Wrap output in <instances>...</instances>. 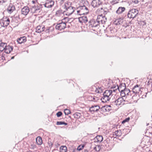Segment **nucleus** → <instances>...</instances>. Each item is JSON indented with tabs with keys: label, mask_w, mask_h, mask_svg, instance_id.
Segmentation results:
<instances>
[{
	"label": "nucleus",
	"mask_w": 152,
	"mask_h": 152,
	"mask_svg": "<svg viewBox=\"0 0 152 152\" xmlns=\"http://www.w3.org/2000/svg\"><path fill=\"white\" fill-rule=\"evenodd\" d=\"M143 89H144L143 88L141 87L140 85L138 84H136L133 87L132 91H131L132 95V99L135 100V98L136 97L137 99H138L140 97V96H142V93Z\"/></svg>",
	"instance_id": "obj_1"
},
{
	"label": "nucleus",
	"mask_w": 152,
	"mask_h": 152,
	"mask_svg": "<svg viewBox=\"0 0 152 152\" xmlns=\"http://www.w3.org/2000/svg\"><path fill=\"white\" fill-rule=\"evenodd\" d=\"M138 14V11L135 9H133L129 11L127 13V17L130 19H133Z\"/></svg>",
	"instance_id": "obj_2"
},
{
	"label": "nucleus",
	"mask_w": 152,
	"mask_h": 152,
	"mask_svg": "<svg viewBox=\"0 0 152 152\" xmlns=\"http://www.w3.org/2000/svg\"><path fill=\"white\" fill-rule=\"evenodd\" d=\"M122 90L124 91V93H125V94H126V96L125 99H126L127 100H130L132 99V95L131 91H130L128 88H126V87H125Z\"/></svg>",
	"instance_id": "obj_3"
},
{
	"label": "nucleus",
	"mask_w": 152,
	"mask_h": 152,
	"mask_svg": "<svg viewBox=\"0 0 152 152\" xmlns=\"http://www.w3.org/2000/svg\"><path fill=\"white\" fill-rule=\"evenodd\" d=\"M107 18L104 16H103L102 15H98L96 19L97 23L99 24L100 23L101 24H103L106 21Z\"/></svg>",
	"instance_id": "obj_4"
},
{
	"label": "nucleus",
	"mask_w": 152,
	"mask_h": 152,
	"mask_svg": "<svg viewBox=\"0 0 152 152\" xmlns=\"http://www.w3.org/2000/svg\"><path fill=\"white\" fill-rule=\"evenodd\" d=\"M100 107L98 105H92L89 108V111L92 113L97 112L99 111Z\"/></svg>",
	"instance_id": "obj_5"
},
{
	"label": "nucleus",
	"mask_w": 152,
	"mask_h": 152,
	"mask_svg": "<svg viewBox=\"0 0 152 152\" xmlns=\"http://www.w3.org/2000/svg\"><path fill=\"white\" fill-rule=\"evenodd\" d=\"M66 27V24L65 22H61L57 24L55 28L56 29L59 30L60 31L65 28Z\"/></svg>",
	"instance_id": "obj_6"
},
{
	"label": "nucleus",
	"mask_w": 152,
	"mask_h": 152,
	"mask_svg": "<svg viewBox=\"0 0 152 152\" xmlns=\"http://www.w3.org/2000/svg\"><path fill=\"white\" fill-rule=\"evenodd\" d=\"M64 8L66 9V11H68L69 9L73 10V11H72L71 13H66L65 14V15H67L68 16H69L70 15H71L74 12L75 10V8L74 7L72 6H69L67 7L66 4H65L64 7Z\"/></svg>",
	"instance_id": "obj_7"
},
{
	"label": "nucleus",
	"mask_w": 152,
	"mask_h": 152,
	"mask_svg": "<svg viewBox=\"0 0 152 152\" xmlns=\"http://www.w3.org/2000/svg\"><path fill=\"white\" fill-rule=\"evenodd\" d=\"M102 2L100 0H93L91 3V5L94 7H98L102 4Z\"/></svg>",
	"instance_id": "obj_8"
},
{
	"label": "nucleus",
	"mask_w": 152,
	"mask_h": 152,
	"mask_svg": "<svg viewBox=\"0 0 152 152\" xmlns=\"http://www.w3.org/2000/svg\"><path fill=\"white\" fill-rule=\"evenodd\" d=\"M123 22V18H118L115 19L113 22V24L116 26L122 25Z\"/></svg>",
	"instance_id": "obj_9"
},
{
	"label": "nucleus",
	"mask_w": 152,
	"mask_h": 152,
	"mask_svg": "<svg viewBox=\"0 0 152 152\" xmlns=\"http://www.w3.org/2000/svg\"><path fill=\"white\" fill-rule=\"evenodd\" d=\"M126 99L124 98V97H119L115 101V104L116 105H120L123 102L125 101Z\"/></svg>",
	"instance_id": "obj_10"
},
{
	"label": "nucleus",
	"mask_w": 152,
	"mask_h": 152,
	"mask_svg": "<svg viewBox=\"0 0 152 152\" xmlns=\"http://www.w3.org/2000/svg\"><path fill=\"white\" fill-rule=\"evenodd\" d=\"M78 19L79 22L80 23H86L88 21L87 16L84 15L78 18Z\"/></svg>",
	"instance_id": "obj_11"
},
{
	"label": "nucleus",
	"mask_w": 152,
	"mask_h": 152,
	"mask_svg": "<svg viewBox=\"0 0 152 152\" xmlns=\"http://www.w3.org/2000/svg\"><path fill=\"white\" fill-rule=\"evenodd\" d=\"M30 11L29 7L27 6L24 7L21 9V13L24 15H27Z\"/></svg>",
	"instance_id": "obj_12"
},
{
	"label": "nucleus",
	"mask_w": 152,
	"mask_h": 152,
	"mask_svg": "<svg viewBox=\"0 0 152 152\" xmlns=\"http://www.w3.org/2000/svg\"><path fill=\"white\" fill-rule=\"evenodd\" d=\"M103 140V137L102 135H98L96 136L93 140L95 142H100Z\"/></svg>",
	"instance_id": "obj_13"
},
{
	"label": "nucleus",
	"mask_w": 152,
	"mask_h": 152,
	"mask_svg": "<svg viewBox=\"0 0 152 152\" xmlns=\"http://www.w3.org/2000/svg\"><path fill=\"white\" fill-rule=\"evenodd\" d=\"M109 107V106H107V105H105L103 106L101 108H100L99 111L101 113H105L107 112H109L111 110V109H107V107Z\"/></svg>",
	"instance_id": "obj_14"
},
{
	"label": "nucleus",
	"mask_w": 152,
	"mask_h": 152,
	"mask_svg": "<svg viewBox=\"0 0 152 152\" xmlns=\"http://www.w3.org/2000/svg\"><path fill=\"white\" fill-rule=\"evenodd\" d=\"M26 37L25 36H23L18 38L17 41L18 44H21L26 42Z\"/></svg>",
	"instance_id": "obj_15"
},
{
	"label": "nucleus",
	"mask_w": 152,
	"mask_h": 152,
	"mask_svg": "<svg viewBox=\"0 0 152 152\" xmlns=\"http://www.w3.org/2000/svg\"><path fill=\"white\" fill-rule=\"evenodd\" d=\"M83 7H84V9L88 11L87 12H86L85 13H83L82 14H79L78 15H87L89 13V11L87 7L85 5H80L79 7H78L77 8V9H79L80 10H83Z\"/></svg>",
	"instance_id": "obj_16"
},
{
	"label": "nucleus",
	"mask_w": 152,
	"mask_h": 152,
	"mask_svg": "<svg viewBox=\"0 0 152 152\" xmlns=\"http://www.w3.org/2000/svg\"><path fill=\"white\" fill-rule=\"evenodd\" d=\"M117 88L116 89L113 90V92H115L118 89L119 91H121V89H123L124 88L126 87V84L125 83H121L119 86H118V85H117Z\"/></svg>",
	"instance_id": "obj_17"
},
{
	"label": "nucleus",
	"mask_w": 152,
	"mask_h": 152,
	"mask_svg": "<svg viewBox=\"0 0 152 152\" xmlns=\"http://www.w3.org/2000/svg\"><path fill=\"white\" fill-rule=\"evenodd\" d=\"M45 28V26H38L37 27L36 32L38 33H40L44 31Z\"/></svg>",
	"instance_id": "obj_18"
},
{
	"label": "nucleus",
	"mask_w": 152,
	"mask_h": 152,
	"mask_svg": "<svg viewBox=\"0 0 152 152\" xmlns=\"http://www.w3.org/2000/svg\"><path fill=\"white\" fill-rule=\"evenodd\" d=\"M15 10V6L12 4H10L7 8V10L10 13H12Z\"/></svg>",
	"instance_id": "obj_19"
},
{
	"label": "nucleus",
	"mask_w": 152,
	"mask_h": 152,
	"mask_svg": "<svg viewBox=\"0 0 152 152\" xmlns=\"http://www.w3.org/2000/svg\"><path fill=\"white\" fill-rule=\"evenodd\" d=\"M125 10V7H119L116 10V13L118 14H121L123 12H124Z\"/></svg>",
	"instance_id": "obj_20"
},
{
	"label": "nucleus",
	"mask_w": 152,
	"mask_h": 152,
	"mask_svg": "<svg viewBox=\"0 0 152 152\" xmlns=\"http://www.w3.org/2000/svg\"><path fill=\"white\" fill-rule=\"evenodd\" d=\"M36 142L38 145H41L42 143V138L40 136L37 137L36 139Z\"/></svg>",
	"instance_id": "obj_21"
},
{
	"label": "nucleus",
	"mask_w": 152,
	"mask_h": 152,
	"mask_svg": "<svg viewBox=\"0 0 152 152\" xmlns=\"http://www.w3.org/2000/svg\"><path fill=\"white\" fill-rule=\"evenodd\" d=\"M112 93L113 91L112 90H107L105 91L104 93L106 95H107L109 97L112 94Z\"/></svg>",
	"instance_id": "obj_22"
},
{
	"label": "nucleus",
	"mask_w": 152,
	"mask_h": 152,
	"mask_svg": "<svg viewBox=\"0 0 152 152\" xmlns=\"http://www.w3.org/2000/svg\"><path fill=\"white\" fill-rule=\"evenodd\" d=\"M66 12V11H64V12H63V11L61 10H57L56 13V15H57L58 16H60L61 14H64V12Z\"/></svg>",
	"instance_id": "obj_23"
},
{
	"label": "nucleus",
	"mask_w": 152,
	"mask_h": 152,
	"mask_svg": "<svg viewBox=\"0 0 152 152\" xmlns=\"http://www.w3.org/2000/svg\"><path fill=\"white\" fill-rule=\"evenodd\" d=\"M67 150V148L65 146H61L60 148L61 152H66Z\"/></svg>",
	"instance_id": "obj_24"
},
{
	"label": "nucleus",
	"mask_w": 152,
	"mask_h": 152,
	"mask_svg": "<svg viewBox=\"0 0 152 152\" xmlns=\"http://www.w3.org/2000/svg\"><path fill=\"white\" fill-rule=\"evenodd\" d=\"M104 97L105 98L104 99H100V100H101L102 102L104 103L108 101H109L110 99V98L108 96L106 97Z\"/></svg>",
	"instance_id": "obj_25"
},
{
	"label": "nucleus",
	"mask_w": 152,
	"mask_h": 152,
	"mask_svg": "<svg viewBox=\"0 0 152 152\" xmlns=\"http://www.w3.org/2000/svg\"><path fill=\"white\" fill-rule=\"evenodd\" d=\"M56 124L57 125H64L66 126L68 125V123L64 121H58L56 122Z\"/></svg>",
	"instance_id": "obj_26"
},
{
	"label": "nucleus",
	"mask_w": 152,
	"mask_h": 152,
	"mask_svg": "<svg viewBox=\"0 0 152 152\" xmlns=\"http://www.w3.org/2000/svg\"><path fill=\"white\" fill-rule=\"evenodd\" d=\"M75 118H80L81 115V114L79 113H76L73 114Z\"/></svg>",
	"instance_id": "obj_27"
},
{
	"label": "nucleus",
	"mask_w": 152,
	"mask_h": 152,
	"mask_svg": "<svg viewBox=\"0 0 152 152\" xmlns=\"http://www.w3.org/2000/svg\"><path fill=\"white\" fill-rule=\"evenodd\" d=\"M120 92V95L121 96L120 97H124V98H125L126 97V94H125V93H124V91L122 89H121V91H119Z\"/></svg>",
	"instance_id": "obj_28"
},
{
	"label": "nucleus",
	"mask_w": 152,
	"mask_h": 152,
	"mask_svg": "<svg viewBox=\"0 0 152 152\" xmlns=\"http://www.w3.org/2000/svg\"><path fill=\"white\" fill-rule=\"evenodd\" d=\"M94 19H92L91 20H89L88 22V23L87 24V26L88 25V26L89 27V28H92V27H91V25H93V23H94Z\"/></svg>",
	"instance_id": "obj_29"
},
{
	"label": "nucleus",
	"mask_w": 152,
	"mask_h": 152,
	"mask_svg": "<svg viewBox=\"0 0 152 152\" xmlns=\"http://www.w3.org/2000/svg\"><path fill=\"white\" fill-rule=\"evenodd\" d=\"M146 84L148 86V87L151 88L152 87V79H149Z\"/></svg>",
	"instance_id": "obj_30"
},
{
	"label": "nucleus",
	"mask_w": 152,
	"mask_h": 152,
	"mask_svg": "<svg viewBox=\"0 0 152 152\" xmlns=\"http://www.w3.org/2000/svg\"><path fill=\"white\" fill-rule=\"evenodd\" d=\"M85 145L84 144H81L79 145L77 147V150L78 151H80L82 150L84 147Z\"/></svg>",
	"instance_id": "obj_31"
},
{
	"label": "nucleus",
	"mask_w": 152,
	"mask_h": 152,
	"mask_svg": "<svg viewBox=\"0 0 152 152\" xmlns=\"http://www.w3.org/2000/svg\"><path fill=\"white\" fill-rule=\"evenodd\" d=\"M6 47L7 48V50H8L10 52L13 50V47L12 46L9 45L8 46L7 45Z\"/></svg>",
	"instance_id": "obj_32"
},
{
	"label": "nucleus",
	"mask_w": 152,
	"mask_h": 152,
	"mask_svg": "<svg viewBox=\"0 0 152 152\" xmlns=\"http://www.w3.org/2000/svg\"><path fill=\"white\" fill-rule=\"evenodd\" d=\"M98 89L97 88H96V90H95V92L97 93H101L102 91V89L101 87H98Z\"/></svg>",
	"instance_id": "obj_33"
},
{
	"label": "nucleus",
	"mask_w": 152,
	"mask_h": 152,
	"mask_svg": "<svg viewBox=\"0 0 152 152\" xmlns=\"http://www.w3.org/2000/svg\"><path fill=\"white\" fill-rule=\"evenodd\" d=\"M82 4H81V5H89V3L87 1H83L82 2Z\"/></svg>",
	"instance_id": "obj_34"
},
{
	"label": "nucleus",
	"mask_w": 152,
	"mask_h": 152,
	"mask_svg": "<svg viewBox=\"0 0 152 152\" xmlns=\"http://www.w3.org/2000/svg\"><path fill=\"white\" fill-rule=\"evenodd\" d=\"M94 23H93V25H91V27H97L99 25V23H97L95 22V20L94 19Z\"/></svg>",
	"instance_id": "obj_35"
},
{
	"label": "nucleus",
	"mask_w": 152,
	"mask_h": 152,
	"mask_svg": "<svg viewBox=\"0 0 152 152\" xmlns=\"http://www.w3.org/2000/svg\"><path fill=\"white\" fill-rule=\"evenodd\" d=\"M48 143L50 148H51L52 147L53 143L51 142V140L50 139H49Z\"/></svg>",
	"instance_id": "obj_36"
},
{
	"label": "nucleus",
	"mask_w": 152,
	"mask_h": 152,
	"mask_svg": "<svg viewBox=\"0 0 152 152\" xmlns=\"http://www.w3.org/2000/svg\"><path fill=\"white\" fill-rule=\"evenodd\" d=\"M101 149V147L100 145H97L94 147V150H95L97 152L99 151Z\"/></svg>",
	"instance_id": "obj_37"
},
{
	"label": "nucleus",
	"mask_w": 152,
	"mask_h": 152,
	"mask_svg": "<svg viewBox=\"0 0 152 152\" xmlns=\"http://www.w3.org/2000/svg\"><path fill=\"white\" fill-rule=\"evenodd\" d=\"M130 119L129 117L126 118L122 121V124H124L126 122H128Z\"/></svg>",
	"instance_id": "obj_38"
},
{
	"label": "nucleus",
	"mask_w": 152,
	"mask_h": 152,
	"mask_svg": "<svg viewBox=\"0 0 152 152\" xmlns=\"http://www.w3.org/2000/svg\"><path fill=\"white\" fill-rule=\"evenodd\" d=\"M64 113L65 115H68L71 112L69 110L66 109L64 110Z\"/></svg>",
	"instance_id": "obj_39"
},
{
	"label": "nucleus",
	"mask_w": 152,
	"mask_h": 152,
	"mask_svg": "<svg viewBox=\"0 0 152 152\" xmlns=\"http://www.w3.org/2000/svg\"><path fill=\"white\" fill-rule=\"evenodd\" d=\"M99 99L98 97L94 96L92 101L94 102H97L98 100H99Z\"/></svg>",
	"instance_id": "obj_40"
},
{
	"label": "nucleus",
	"mask_w": 152,
	"mask_h": 152,
	"mask_svg": "<svg viewBox=\"0 0 152 152\" xmlns=\"http://www.w3.org/2000/svg\"><path fill=\"white\" fill-rule=\"evenodd\" d=\"M36 9V5H34V6H32V8H31V10L32 11V12L34 13H37V12L35 11V9Z\"/></svg>",
	"instance_id": "obj_41"
},
{
	"label": "nucleus",
	"mask_w": 152,
	"mask_h": 152,
	"mask_svg": "<svg viewBox=\"0 0 152 152\" xmlns=\"http://www.w3.org/2000/svg\"><path fill=\"white\" fill-rule=\"evenodd\" d=\"M4 21L5 22L9 23H10V19L9 18H8L7 17L6 18H3Z\"/></svg>",
	"instance_id": "obj_42"
},
{
	"label": "nucleus",
	"mask_w": 152,
	"mask_h": 152,
	"mask_svg": "<svg viewBox=\"0 0 152 152\" xmlns=\"http://www.w3.org/2000/svg\"><path fill=\"white\" fill-rule=\"evenodd\" d=\"M62 114L63 113L62 112L60 111L56 113V115L58 117H59L61 116Z\"/></svg>",
	"instance_id": "obj_43"
},
{
	"label": "nucleus",
	"mask_w": 152,
	"mask_h": 152,
	"mask_svg": "<svg viewBox=\"0 0 152 152\" xmlns=\"http://www.w3.org/2000/svg\"><path fill=\"white\" fill-rule=\"evenodd\" d=\"M7 44L5 43L1 42L0 43V46L4 48L5 46H6Z\"/></svg>",
	"instance_id": "obj_44"
},
{
	"label": "nucleus",
	"mask_w": 152,
	"mask_h": 152,
	"mask_svg": "<svg viewBox=\"0 0 152 152\" xmlns=\"http://www.w3.org/2000/svg\"><path fill=\"white\" fill-rule=\"evenodd\" d=\"M7 48L6 47V46L4 47V52L7 54L10 53L11 52L9 51L8 50H7Z\"/></svg>",
	"instance_id": "obj_45"
},
{
	"label": "nucleus",
	"mask_w": 152,
	"mask_h": 152,
	"mask_svg": "<svg viewBox=\"0 0 152 152\" xmlns=\"http://www.w3.org/2000/svg\"><path fill=\"white\" fill-rule=\"evenodd\" d=\"M93 97V96H88L87 99H88V100L89 101H92Z\"/></svg>",
	"instance_id": "obj_46"
},
{
	"label": "nucleus",
	"mask_w": 152,
	"mask_h": 152,
	"mask_svg": "<svg viewBox=\"0 0 152 152\" xmlns=\"http://www.w3.org/2000/svg\"><path fill=\"white\" fill-rule=\"evenodd\" d=\"M40 9V7L38 6L37 5H36V9L35 10V11L37 12V13L39 12L40 11L39 10Z\"/></svg>",
	"instance_id": "obj_47"
},
{
	"label": "nucleus",
	"mask_w": 152,
	"mask_h": 152,
	"mask_svg": "<svg viewBox=\"0 0 152 152\" xmlns=\"http://www.w3.org/2000/svg\"><path fill=\"white\" fill-rule=\"evenodd\" d=\"M72 18H69L68 17H64L62 20H66V19H67V21L66 22H65L66 23H67L70 20L72 19Z\"/></svg>",
	"instance_id": "obj_48"
},
{
	"label": "nucleus",
	"mask_w": 152,
	"mask_h": 152,
	"mask_svg": "<svg viewBox=\"0 0 152 152\" xmlns=\"http://www.w3.org/2000/svg\"><path fill=\"white\" fill-rule=\"evenodd\" d=\"M54 4V2H53V4H50V5L48 4V5H46V6H47L46 7L48 8H51L53 6V5Z\"/></svg>",
	"instance_id": "obj_49"
},
{
	"label": "nucleus",
	"mask_w": 152,
	"mask_h": 152,
	"mask_svg": "<svg viewBox=\"0 0 152 152\" xmlns=\"http://www.w3.org/2000/svg\"><path fill=\"white\" fill-rule=\"evenodd\" d=\"M54 2V1L52 0H47V3H48V4L50 3H52V4H53V2Z\"/></svg>",
	"instance_id": "obj_50"
},
{
	"label": "nucleus",
	"mask_w": 152,
	"mask_h": 152,
	"mask_svg": "<svg viewBox=\"0 0 152 152\" xmlns=\"http://www.w3.org/2000/svg\"><path fill=\"white\" fill-rule=\"evenodd\" d=\"M108 96L107 95H106L105 94H104V93L103 94V96L102 97L101 99H104L105 98L104 97H106Z\"/></svg>",
	"instance_id": "obj_51"
},
{
	"label": "nucleus",
	"mask_w": 152,
	"mask_h": 152,
	"mask_svg": "<svg viewBox=\"0 0 152 152\" xmlns=\"http://www.w3.org/2000/svg\"><path fill=\"white\" fill-rule=\"evenodd\" d=\"M49 29H50V28L49 27H47L46 28V30H45V32L47 33H48L49 32Z\"/></svg>",
	"instance_id": "obj_52"
},
{
	"label": "nucleus",
	"mask_w": 152,
	"mask_h": 152,
	"mask_svg": "<svg viewBox=\"0 0 152 152\" xmlns=\"http://www.w3.org/2000/svg\"><path fill=\"white\" fill-rule=\"evenodd\" d=\"M118 3V2H117V1L116 0H113L111 1V3L113 4H116Z\"/></svg>",
	"instance_id": "obj_53"
},
{
	"label": "nucleus",
	"mask_w": 152,
	"mask_h": 152,
	"mask_svg": "<svg viewBox=\"0 0 152 152\" xmlns=\"http://www.w3.org/2000/svg\"><path fill=\"white\" fill-rule=\"evenodd\" d=\"M1 58L2 60H5V57L3 56V55H2L1 56Z\"/></svg>",
	"instance_id": "obj_54"
},
{
	"label": "nucleus",
	"mask_w": 152,
	"mask_h": 152,
	"mask_svg": "<svg viewBox=\"0 0 152 152\" xmlns=\"http://www.w3.org/2000/svg\"><path fill=\"white\" fill-rule=\"evenodd\" d=\"M4 48H3L2 47H1V46H0V51H3V50H4Z\"/></svg>",
	"instance_id": "obj_55"
},
{
	"label": "nucleus",
	"mask_w": 152,
	"mask_h": 152,
	"mask_svg": "<svg viewBox=\"0 0 152 152\" xmlns=\"http://www.w3.org/2000/svg\"><path fill=\"white\" fill-rule=\"evenodd\" d=\"M5 25H4V27H7L9 24V23H7V22H5Z\"/></svg>",
	"instance_id": "obj_56"
},
{
	"label": "nucleus",
	"mask_w": 152,
	"mask_h": 152,
	"mask_svg": "<svg viewBox=\"0 0 152 152\" xmlns=\"http://www.w3.org/2000/svg\"><path fill=\"white\" fill-rule=\"evenodd\" d=\"M3 23V24L2 25H1V26H2V27H4V25H5V22L4 21V22Z\"/></svg>",
	"instance_id": "obj_57"
},
{
	"label": "nucleus",
	"mask_w": 152,
	"mask_h": 152,
	"mask_svg": "<svg viewBox=\"0 0 152 152\" xmlns=\"http://www.w3.org/2000/svg\"><path fill=\"white\" fill-rule=\"evenodd\" d=\"M44 5L45 7H47L46 5H48V3L46 2Z\"/></svg>",
	"instance_id": "obj_58"
},
{
	"label": "nucleus",
	"mask_w": 152,
	"mask_h": 152,
	"mask_svg": "<svg viewBox=\"0 0 152 152\" xmlns=\"http://www.w3.org/2000/svg\"><path fill=\"white\" fill-rule=\"evenodd\" d=\"M116 87V86L115 85H113V86L111 88H115Z\"/></svg>",
	"instance_id": "obj_59"
},
{
	"label": "nucleus",
	"mask_w": 152,
	"mask_h": 152,
	"mask_svg": "<svg viewBox=\"0 0 152 152\" xmlns=\"http://www.w3.org/2000/svg\"><path fill=\"white\" fill-rule=\"evenodd\" d=\"M142 22L143 23V25H145L146 24V23L145 22V21H142Z\"/></svg>",
	"instance_id": "obj_60"
},
{
	"label": "nucleus",
	"mask_w": 152,
	"mask_h": 152,
	"mask_svg": "<svg viewBox=\"0 0 152 152\" xmlns=\"http://www.w3.org/2000/svg\"><path fill=\"white\" fill-rule=\"evenodd\" d=\"M88 151L86 149L84 150L82 152H88Z\"/></svg>",
	"instance_id": "obj_61"
},
{
	"label": "nucleus",
	"mask_w": 152,
	"mask_h": 152,
	"mask_svg": "<svg viewBox=\"0 0 152 152\" xmlns=\"http://www.w3.org/2000/svg\"><path fill=\"white\" fill-rule=\"evenodd\" d=\"M36 1L33 0L32 1V2L33 4H35L36 3Z\"/></svg>",
	"instance_id": "obj_62"
},
{
	"label": "nucleus",
	"mask_w": 152,
	"mask_h": 152,
	"mask_svg": "<svg viewBox=\"0 0 152 152\" xmlns=\"http://www.w3.org/2000/svg\"><path fill=\"white\" fill-rule=\"evenodd\" d=\"M38 6L40 7V9L42 8V4H39V5Z\"/></svg>",
	"instance_id": "obj_63"
},
{
	"label": "nucleus",
	"mask_w": 152,
	"mask_h": 152,
	"mask_svg": "<svg viewBox=\"0 0 152 152\" xmlns=\"http://www.w3.org/2000/svg\"><path fill=\"white\" fill-rule=\"evenodd\" d=\"M78 150H77V149H75L73 150V152H78Z\"/></svg>",
	"instance_id": "obj_64"
}]
</instances>
